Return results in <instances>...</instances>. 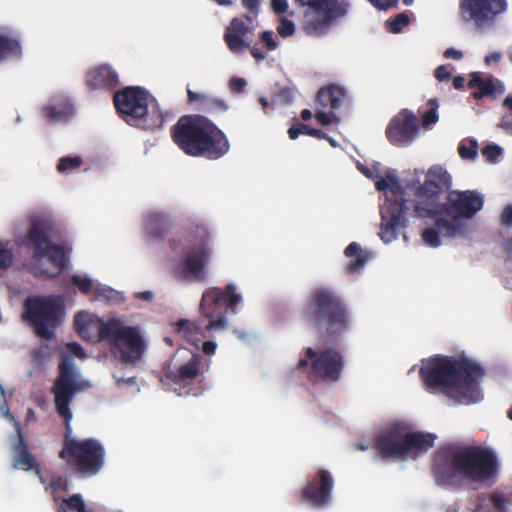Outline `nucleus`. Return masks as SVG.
Returning a JSON list of instances; mask_svg holds the SVG:
<instances>
[{"mask_svg": "<svg viewBox=\"0 0 512 512\" xmlns=\"http://www.w3.org/2000/svg\"><path fill=\"white\" fill-rule=\"evenodd\" d=\"M496 454L487 448L448 446L434 454L431 473L435 484L453 490L476 489L493 482L498 474Z\"/></svg>", "mask_w": 512, "mask_h": 512, "instance_id": "obj_1", "label": "nucleus"}, {"mask_svg": "<svg viewBox=\"0 0 512 512\" xmlns=\"http://www.w3.org/2000/svg\"><path fill=\"white\" fill-rule=\"evenodd\" d=\"M419 375L428 389L443 387L459 399L476 402L484 370L467 358L437 355L420 368Z\"/></svg>", "mask_w": 512, "mask_h": 512, "instance_id": "obj_2", "label": "nucleus"}, {"mask_svg": "<svg viewBox=\"0 0 512 512\" xmlns=\"http://www.w3.org/2000/svg\"><path fill=\"white\" fill-rule=\"evenodd\" d=\"M170 134L177 147L191 157L217 160L230 150L226 134L205 115L181 116L171 127Z\"/></svg>", "mask_w": 512, "mask_h": 512, "instance_id": "obj_3", "label": "nucleus"}, {"mask_svg": "<svg viewBox=\"0 0 512 512\" xmlns=\"http://www.w3.org/2000/svg\"><path fill=\"white\" fill-rule=\"evenodd\" d=\"M303 316L315 327L325 326L329 336L341 334L349 328L347 306L341 296L329 287H317L311 291Z\"/></svg>", "mask_w": 512, "mask_h": 512, "instance_id": "obj_4", "label": "nucleus"}, {"mask_svg": "<svg viewBox=\"0 0 512 512\" xmlns=\"http://www.w3.org/2000/svg\"><path fill=\"white\" fill-rule=\"evenodd\" d=\"M113 103L120 118L130 126L143 130H156L163 126V113L144 88L128 86L118 90L113 96Z\"/></svg>", "mask_w": 512, "mask_h": 512, "instance_id": "obj_5", "label": "nucleus"}, {"mask_svg": "<svg viewBox=\"0 0 512 512\" xmlns=\"http://www.w3.org/2000/svg\"><path fill=\"white\" fill-rule=\"evenodd\" d=\"M436 436L427 432H410L408 427L395 423L375 438V448L383 459H416L433 447Z\"/></svg>", "mask_w": 512, "mask_h": 512, "instance_id": "obj_6", "label": "nucleus"}, {"mask_svg": "<svg viewBox=\"0 0 512 512\" xmlns=\"http://www.w3.org/2000/svg\"><path fill=\"white\" fill-rule=\"evenodd\" d=\"M96 341L107 342L112 355L124 364H135L144 351L145 342L136 327L125 326L119 319L96 321Z\"/></svg>", "mask_w": 512, "mask_h": 512, "instance_id": "obj_7", "label": "nucleus"}, {"mask_svg": "<svg viewBox=\"0 0 512 512\" xmlns=\"http://www.w3.org/2000/svg\"><path fill=\"white\" fill-rule=\"evenodd\" d=\"M65 307L60 297L54 295L28 296L23 302L22 318L32 327L36 336L51 340L61 325Z\"/></svg>", "mask_w": 512, "mask_h": 512, "instance_id": "obj_8", "label": "nucleus"}, {"mask_svg": "<svg viewBox=\"0 0 512 512\" xmlns=\"http://www.w3.org/2000/svg\"><path fill=\"white\" fill-rule=\"evenodd\" d=\"M58 368V376L50 391L54 396L56 412L64 421L65 431L61 449H65L68 442L81 440L72 436L71 420L73 414L70 404L73 402L75 395L88 387L89 383L78 380V374L74 369L72 361L68 358L63 359Z\"/></svg>", "mask_w": 512, "mask_h": 512, "instance_id": "obj_9", "label": "nucleus"}, {"mask_svg": "<svg viewBox=\"0 0 512 512\" xmlns=\"http://www.w3.org/2000/svg\"><path fill=\"white\" fill-rule=\"evenodd\" d=\"M57 233L56 223L49 218H34L30 221L29 229L23 243L33 250L32 257L35 260L47 258L58 268V272L66 268L67 258L64 247L52 243Z\"/></svg>", "mask_w": 512, "mask_h": 512, "instance_id": "obj_10", "label": "nucleus"}, {"mask_svg": "<svg viewBox=\"0 0 512 512\" xmlns=\"http://www.w3.org/2000/svg\"><path fill=\"white\" fill-rule=\"evenodd\" d=\"M58 456L79 478H92L103 469L106 452L99 440L86 438L68 442Z\"/></svg>", "mask_w": 512, "mask_h": 512, "instance_id": "obj_11", "label": "nucleus"}, {"mask_svg": "<svg viewBox=\"0 0 512 512\" xmlns=\"http://www.w3.org/2000/svg\"><path fill=\"white\" fill-rule=\"evenodd\" d=\"M345 367L342 353L335 348L316 351L312 347L305 349V357L300 358L296 369L305 372L313 382L335 383L341 378Z\"/></svg>", "mask_w": 512, "mask_h": 512, "instance_id": "obj_12", "label": "nucleus"}, {"mask_svg": "<svg viewBox=\"0 0 512 512\" xmlns=\"http://www.w3.org/2000/svg\"><path fill=\"white\" fill-rule=\"evenodd\" d=\"M451 182V175L442 166L434 165L430 167L425 181L414 192V216L417 218H436V216H439L440 195L451 187Z\"/></svg>", "mask_w": 512, "mask_h": 512, "instance_id": "obj_13", "label": "nucleus"}, {"mask_svg": "<svg viewBox=\"0 0 512 512\" xmlns=\"http://www.w3.org/2000/svg\"><path fill=\"white\" fill-rule=\"evenodd\" d=\"M241 300L242 297L236 293V287L233 284L226 285L224 290L218 287L206 289L200 302L202 315L209 319L204 329L207 331L225 329L227 327V312L235 314Z\"/></svg>", "mask_w": 512, "mask_h": 512, "instance_id": "obj_14", "label": "nucleus"}, {"mask_svg": "<svg viewBox=\"0 0 512 512\" xmlns=\"http://www.w3.org/2000/svg\"><path fill=\"white\" fill-rule=\"evenodd\" d=\"M395 199L386 197L385 203L381 207V226L378 233L384 243H390L395 240L400 230L408 226L407 212L410 210L409 203L413 201L403 199L404 189L394 176L389 177L388 189Z\"/></svg>", "mask_w": 512, "mask_h": 512, "instance_id": "obj_15", "label": "nucleus"}, {"mask_svg": "<svg viewBox=\"0 0 512 512\" xmlns=\"http://www.w3.org/2000/svg\"><path fill=\"white\" fill-rule=\"evenodd\" d=\"M306 9L302 19V29L307 35L321 37L332 24L344 16L348 4L342 0H305Z\"/></svg>", "mask_w": 512, "mask_h": 512, "instance_id": "obj_16", "label": "nucleus"}, {"mask_svg": "<svg viewBox=\"0 0 512 512\" xmlns=\"http://www.w3.org/2000/svg\"><path fill=\"white\" fill-rule=\"evenodd\" d=\"M195 236L200 241L186 253L185 258L178 265V271L183 279L203 281L206 278L205 267L212 255L210 235L206 228L197 226Z\"/></svg>", "mask_w": 512, "mask_h": 512, "instance_id": "obj_17", "label": "nucleus"}, {"mask_svg": "<svg viewBox=\"0 0 512 512\" xmlns=\"http://www.w3.org/2000/svg\"><path fill=\"white\" fill-rule=\"evenodd\" d=\"M483 205V196L474 190H452L440 204L439 215L444 213L453 220L472 219Z\"/></svg>", "mask_w": 512, "mask_h": 512, "instance_id": "obj_18", "label": "nucleus"}, {"mask_svg": "<svg viewBox=\"0 0 512 512\" xmlns=\"http://www.w3.org/2000/svg\"><path fill=\"white\" fill-rule=\"evenodd\" d=\"M333 488L332 474L328 470L320 468L300 490V501L308 503L314 508L322 509L331 502Z\"/></svg>", "mask_w": 512, "mask_h": 512, "instance_id": "obj_19", "label": "nucleus"}, {"mask_svg": "<svg viewBox=\"0 0 512 512\" xmlns=\"http://www.w3.org/2000/svg\"><path fill=\"white\" fill-rule=\"evenodd\" d=\"M507 8L506 0H461L460 14L464 21L482 27L495 20Z\"/></svg>", "mask_w": 512, "mask_h": 512, "instance_id": "obj_20", "label": "nucleus"}, {"mask_svg": "<svg viewBox=\"0 0 512 512\" xmlns=\"http://www.w3.org/2000/svg\"><path fill=\"white\" fill-rule=\"evenodd\" d=\"M419 131V125L413 112L403 109L389 122L385 134L388 141L395 146L410 144Z\"/></svg>", "mask_w": 512, "mask_h": 512, "instance_id": "obj_21", "label": "nucleus"}, {"mask_svg": "<svg viewBox=\"0 0 512 512\" xmlns=\"http://www.w3.org/2000/svg\"><path fill=\"white\" fill-rule=\"evenodd\" d=\"M250 32L249 24L240 18H233L224 33V41L229 50L234 54H240L249 49L255 60L265 59L266 55L262 50L255 46L250 47V44L244 40V36Z\"/></svg>", "mask_w": 512, "mask_h": 512, "instance_id": "obj_22", "label": "nucleus"}, {"mask_svg": "<svg viewBox=\"0 0 512 512\" xmlns=\"http://www.w3.org/2000/svg\"><path fill=\"white\" fill-rule=\"evenodd\" d=\"M210 360L201 354H193L189 361L180 365L176 370H167L165 377L172 383L187 386L198 376L208 371Z\"/></svg>", "mask_w": 512, "mask_h": 512, "instance_id": "obj_23", "label": "nucleus"}, {"mask_svg": "<svg viewBox=\"0 0 512 512\" xmlns=\"http://www.w3.org/2000/svg\"><path fill=\"white\" fill-rule=\"evenodd\" d=\"M187 103L200 115H216L229 110L228 102L221 97L206 93L196 92L187 87Z\"/></svg>", "mask_w": 512, "mask_h": 512, "instance_id": "obj_24", "label": "nucleus"}, {"mask_svg": "<svg viewBox=\"0 0 512 512\" xmlns=\"http://www.w3.org/2000/svg\"><path fill=\"white\" fill-rule=\"evenodd\" d=\"M85 84L89 90H113L119 84L118 73L108 64L98 65L86 72Z\"/></svg>", "mask_w": 512, "mask_h": 512, "instance_id": "obj_25", "label": "nucleus"}, {"mask_svg": "<svg viewBox=\"0 0 512 512\" xmlns=\"http://www.w3.org/2000/svg\"><path fill=\"white\" fill-rule=\"evenodd\" d=\"M17 443L13 446V468L23 471H30L36 469L39 472V464L35 457L29 452L27 444L22 434L20 423H16Z\"/></svg>", "mask_w": 512, "mask_h": 512, "instance_id": "obj_26", "label": "nucleus"}, {"mask_svg": "<svg viewBox=\"0 0 512 512\" xmlns=\"http://www.w3.org/2000/svg\"><path fill=\"white\" fill-rule=\"evenodd\" d=\"M468 88H477L472 93L474 99H482L487 96H495L503 92V86L500 81L492 76L483 78L480 72H473L468 81Z\"/></svg>", "mask_w": 512, "mask_h": 512, "instance_id": "obj_27", "label": "nucleus"}, {"mask_svg": "<svg viewBox=\"0 0 512 512\" xmlns=\"http://www.w3.org/2000/svg\"><path fill=\"white\" fill-rule=\"evenodd\" d=\"M345 97V90L337 85L331 84L322 87L316 96V102L324 109L334 111L341 106V101Z\"/></svg>", "mask_w": 512, "mask_h": 512, "instance_id": "obj_28", "label": "nucleus"}, {"mask_svg": "<svg viewBox=\"0 0 512 512\" xmlns=\"http://www.w3.org/2000/svg\"><path fill=\"white\" fill-rule=\"evenodd\" d=\"M344 254L350 258V262L345 266L347 274L360 272L370 258L369 253L364 251L357 242H351L345 248Z\"/></svg>", "mask_w": 512, "mask_h": 512, "instance_id": "obj_29", "label": "nucleus"}, {"mask_svg": "<svg viewBox=\"0 0 512 512\" xmlns=\"http://www.w3.org/2000/svg\"><path fill=\"white\" fill-rule=\"evenodd\" d=\"M44 116L51 122L68 121L74 114V107L68 100H63L43 108Z\"/></svg>", "mask_w": 512, "mask_h": 512, "instance_id": "obj_30", "label": "nucleus"}, {"mask_svg": "<svg viewBox=\"0 0 512 512\" xmlns=\"http://www.w3.org/2000/svg\"><path fill=\"white\" fill-rule=\"evenodd\" d=\"M507 502L505 496L498 493L482 496L479 497L474 512H507Z\"/></svg>", "mask_w": 512, "mask_h": 512, "instance_id": "obj_31", "label": "nucleus"}, {"mask_svg": "<svg viewBox=\"0 0 512 512\" xmlns=\"http://www.w3.org/2000/svg\"><path fill=\"white\" fill-rule=\"evenodd\" d=\"M22 57V45L17 38L0 34V62L20 59Z\"/></svg>", "mask_w": 512, "mask_h": 512, "instance_id": "obj_32", "label": "nucleus"}, {"mask_svg": "<svg viewBox=\"0 0 512 512\" xmlns=\"http://www.w3.org/2000/svg\"><path fill=\"white\" fill-rule=\"evenodd\" d=\"M175 330L177 333L182 334L189 342H194L199 340L200 337H204L203 327L196 321L180 319L175 324Z\"/></svg>", "mask_w": 512, "mask_h": 512, "instance_id": "obj_33", "label": "nucleus"}, {"mask_svg": "<svg viewBox=\"0 0 512 512\" xmlns=\"http://www.w3.org/2000/svg\"><path fill=\"white\" fill-rule=\"evenodd\" d=\"M88 315L82 312L76 314L74 318V326L76 331L81 335L82 338L87 340H93L94 336L90 335L91 331H96V321H90L87 319Z\"/></svg>", "mask_w": 512, "mask_h": 512, "instance_id": "obj_34", "label": "nucleus"}, {"mask_svg": "<svg viewBox=\"0 0 512 512\" xmlns=\"http://www.w3.org/2000/svg\"><path fill=\"white\" fill-rule=\"evenodd\" d=\"M68 509L76 512H95L87 509L80 494H74L69 498L62 499V503L58 506L57 512H68Z\"/></svg>", "mask_w": 512, "mask_h": 512, "instance_id": "obj_35", "label": "nucleus"}, {"mask_svg": "<svg viewBox=\"0 0 512 512\" xmlns=\"http://www.w3.org/2000/svg\"><path fill=\"white\" fill-rule=\"evenodd\" d=\"M300 134L309 135L318 139L328 138L327 133L319 129L311 128L306 124H298L288 129V136L291 140L297 139Z\"/></svg>", "mask_w": 512, "mask_h": 512, "instance_id": "obj_36", "label": "nucleus"}, {"mask_svg": "<svg viewBox=\"0 0 512 512\" xmlns=\"http://www.w3.org/2000/svg\"><path fill=\"white\" fill-rule=\"evenodd\" d=\"M435 226L439 232L445 237H454L460 232V225L457 223L458 220H448L446 218L436 216Z\"/></svg>", "mask_w": 512, "mask_h": 512, "instance_id": "obj_37", "label": "nucleus"}, {"mask_svg": "<svg viewBox=\"0 0 512 512\" xmlns=\"http://www.w3.org/2000/svg\"><path fill=\"white\" fill-rule=\"evenodd\" d=\"M47 489H51L53 499L58 501L61 496L60 493H67L69 491L68 479L64 476H55L52 478Z\"/></svg>", "mask_w": 512, "mask_h": 512, "instance_id": "obj_38", "label": "nucleus"}, {"mask_svg": "<svg viewBox=\"0 0 512 512\" xmlns=\"http://www.w3.org/2000/svg\"><path fill=\"white\" fill-rule=\"evenodd\" d=\"M410 23L409 16L405 13L397 14L393 19L387 21L388 30L392 33H400Z\"/></svg>", "mask_w": 512, "mask_h": 512, "instance_id": "obj_39", "label": "nucleus"}, {"mask_svg": "<svg viewBox=\"0 0 512 512\" xmlns=\"http://www.w3.org/2000/svg\"><path fill=\"white\" fill-rule=\"evenodd\" d=\"M82 163L83 160L79 156L62 157L57 164V170L60 173H64L70 170L78 169Z\"/></svg>", "mask_w": 512, "mask_h": 512, "instance_id": "obj_40", "label": "nucleus"}, {"mask_svg": "<svg viewBox=\"0 0 512 512\" xmlns=\"http://www.w3.org/2000/svg\"><path fill=\"white\" fill-rule=\"evenodd\" d=\"M429 109L422 115V125L428 127L438 121V102L436 99L428 101Z\"/></svg>", "mask_w": 512, "mask_h": 512, "instance_id": "obj_41", "label": "nucleus"}, {"mask_svg": "<svg viewBox=\"0 0 512 512\" xmlns=\"http://www.w3.org/2000/svg\"><path fill=\"white\" fill-rule=\"evenodd\" d=\"M422 239L426 245L433 248L441 245L440 232L436 226L424 229Z\"/></svg>", "mask_w": 512, "mask_h": 512, "instance_id": "obj_42", "label": "nucleus"}, {"mask_svg": "<svg viewBox=\"0 0 512 512\" xmlns=\"http://www.w3.org/2000/svg\"><path fill=\"white\" fill-rule=\"evenodd\" d=\"M13 262V252L8 248V243L0 242V269H8Z\"/></svg>", "mask_w": 512, "mask_h": 512, "instance_id": "obj_43", "label": "nucleus"}, {"mask_svg": "<svg viewBox=\"0 0 512 512\" xmlns=\"http://www.w3.org/2000/svg\"><path fill=\"white\" fill-rule=\"evenodd\" d=\"M71 282L84 294L90 293L93 287L92 280L88 277L73 275L71 277Z\"/></svg>", "mask_w": 512, "mask_h": 512, "instance_id": "obj_44", "label": "nucleus"}, {"mask_svg": "<svg viewBox=\"0 0 512 512\" xmlns=\"http://www.w3.org/2000/svg\"><path fill=\"white\" fill-rule=\"evenodd\" d=\"M478 145L476 141H472L469 146L460 144L458 147V153L463 159H474L477 156Z\"/></svg>", "mask_w": 512, "mask_h": 512, "instance_id": "obj_45", "label": "nucleus"}, {"mask_svg": "<svg viewBox=\"0 0 512 512\" xmlns=\"http://www.w3.org/2000/svg\"><path fill=\"white\" fill-rule=\"evenodd\" d=\"M502 154V148L497 144H489L482 148V155L490 162H495Z\"/></svg>", "mask_w": 512, "mask_h": 512, "instance_id": "obj_46", "label": "nucleus"}, {"mask_svg": "<svg viewBox=\"0 0 512 512\" xmlns=\"http://www.w3.org/2000/svg\"><path fill=\"white\" fill-rule=\"evenodd\" d=\"M277 32L282 37H289L294 34L295 32V25L291 20H288L287 18H282L280 20V23L277 27Z\"/></svg>", "mask_w": 512, "mask_h": 512, "instance_id": "obj_47", "label": "nucleus"}, {"mask_svg": "<svg viewBox=\"0 0 512 512\" xmlns=\"http://www.w3.org/2000/svg\"><path fill=\"white\" fill-rule=\"evenodd\" d=\"M315 118L317 122L322 126H328L334 122H338L339 119L337 116L331 111L330 113H326L323 111H317L315 113Z\"/></svg>", "mask_w": 512, "mask_h": 512, "instance_id": "obj_48", "label": "nucleus"}, {"mask_svg": "<svg viewBox=\"0 0 512 512\" xmlns=\"http://www.w3.org/2000/svg\"><path fill=\"white\" fill-rule=\"evenodd\" d=\"M247 86V82L241 77H232L229 81V88L233 93H243Z\"/></svg>", "mask_w": 512, "mask_h": 512, "instance_id": "obj_49", "label": "nucleus"}, {"mask_svg": "<svg viewBox=\"0 0 512 512\" xmlns=\"http://www.w3.org/2000/svg\"><path fill=\"white\" fill-rule=\"evenodd\" d=\"M261 42L265 45L268 51H273L277 47V43L273 38V33L271 31H264L260 35Z\"/></svg>", "mask_w": 512, "mask_h": 512, "instance_id": "obj_50", "label": "nucleus"}, {"mask_svg": "<svg viewBox=\"0 0 512 512\" xmlns=\"http://www.w3.org/2000/svg\"><path fill=\"white\" fill-rule=\"evenodd\" d=\"M373 6L378 9L387 10L396 7L398 0H368Z\"/></svg>", "mask_w": 512, "mask_h": 512, "instance_id": "obj_51", "label": "nucleus"}, {"mask_svg": "<svg viewBox=\"0 0 512 512\" xmlns=\"http://www.w3.org/2000/svg\"><path fill=\"white\" fill-rule=\"evenodd\" d=\"M272 10L276 14H284L288 10V3L286 0H271Z\"/></svg>", "mask_w": 512, "mask_h": 512, "instance_id": "obj_52", "label": "nucleus"}, {"mask_svg": "<svg viewBox=\"0 0 512 512\" xmlns=\"http://www.w3.org/2000/svg\"><path fill=\"white\" fill-rule=\"evenodd\" d=\"M434 76L438 81H445L451 78V73L447 70L446 66L440 65L435 69Z\"/></svg>", "mask_w": 512, "mask_h": 512, "instance_id": "obj_53", "label": "nucleus"}, {"mask_svg": "<svg viewBox=\"0 0 512 512\" xmlns=\"http://www.w3.org/2000/svg\"><path fill=\"white\" fill-rule=\"evenodd\" d=\"M260 2L261 0H242V5L256 16L259 12Z\"/></svg>", "mask_w": 512, "mask_h": 512, "instance_id": "obj_54", "label": "nucleus"}, {"mask_svg": "<svg viewBox=\"0 0 512 512\" xmlns=\"http://www.w3.org/2000/svg\"><path fill=\"white\" fill-rule=\"evenodd\" d=\"M389 177L390 176H387V178H384L382 177L380 174L373 180L374 183H375V187L378 191H384L386 192L387 189H388V184H389Z\"/></svg>", "mask_w": 512, "mask_h": 512, "instance_id": "obj_55", "label": "nucleus"}, {"mask_svg": "<svg viewBox=\"0 0 512 512\" xmlns=\"http://www.w3.org/2000/svg\"><path fill=\"white\" fill-rule=\"evenodd\" d=\"M501 222L504 225L512 226V205H508L501 213Z\"/></svg>", "mask_w": 512, "mask_h": 512, "instance_id": "obj_56", "label": "nucleus"}, {"mask_svg": "<svg viewBox=\"0 0 512 512\" xmlns=\"http://www.w3.org/2000/svg\"><path fill=\"white\" fill-rule=\"evenodd\" d=\"M358 168L366 177H368L372 180H374L380 174L379 169L376 166H373L372 168H368V167L361 165Z\"/></svg>", "mask_w": 512, "mask_h": 512, "instance_id": "obj_57", "label": "nucleus"}, {"mask_svg": "<svg viewBox=\"0 0 512 512\" xmlns=\"http://www.w3.org/2000/svg\"><path fill=\"white\" fill-rule=\"evenodd\" d=\"M444 57L447 59L460 60L463 57V53L460 50L448 48L444 52Z\"/></svg>", "mask_w": 512, "mask_h": 512, "instance_id": "obj_58", "label": "nucleus"}, {"mask_svg": "<svg viewBox=\"0 0 512 512\" xmlns=\"http://www.w3.org/2000/svg\"><path fill=\"white\" fill-rule=\"evenodd\" d=\"M216 347L217 345L215 342L205 341L202 345V351L204 352V354L211 356L215 353Z\"/></svg>", "mask_w": 512, "mask_h": 512, "instance_id": "obj_59", "label": "nucleus"}, {"mask_svg": "<svg viewBox=\"0 0 512 512\" xmlns=\"http://www.w3.org/2000/svg\"><path fill=\"white\" fill-rule=\"evenodd\" d=\"M70 351L79 358L85 357V351L82 346L78 343H72L69 345Z\"/></svg>", "mask_w": 512, "mask_h": 512, "instance_id": "obj_60", "label": "nucleus"}, {"mask_svg": "<svg viewBox=\"0 0 512 512\" xmlns=\"http://www.w3.org/2000/svg\"><path fill=\"white\" fill-rule=\"evenodd\" d=\"M501 59V53L499 52H492L485 57V63L486 65H491L493 63L499 62Z\"/></svg>", "mask_w": 512, "mask_h": 512, "instance_id": "obj_61", "label": "nucleus"}, {"mask_svg": "<svg viewBox=\"0 0 512 512\" xmlns=\"http://www.w3.org/2000/svg\"><path fill=\"white\" fill-rule=\"evenodd\" d=\"M464 85H465L464 77L459 75V76H455L453 78V87L455 89H462V88H464Z\"/></svg>", "mask_w": 512, "mask_h": 512, "instance_id": "obj_62", "label": "nucleus"}, {"mask_svg": "<svg viewBox=\"0 0 512 512\" xmlns=\"http://www.w3.org/2000/svg\"><path fill=\"white\" fill-rule=\"evenodd\" d=\"M137 297L141 300L150 301L153 298V293L151 291H143L139 292Z\"/></svg>", "mask_w": 512, "mask_h": 512, "instance_id": "obj_63", "label": "nucleus"}, {"mask_svg": "<svg viewBox=\"0 0 512 512\" xmlns=\"http://www.w3.org/2000/svg\"><path fill=\"white\" fill-rule=\"evenodd\" d=\"M504 106H505L508 110L512 111V96H507V97L505 98V100H504Z\"/></svg>", "mask_w": 512, "mask_h": 512, "instance_id": "obj_64", "label": "nucleus"}]
</instances>
